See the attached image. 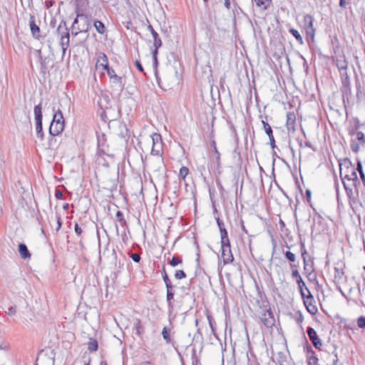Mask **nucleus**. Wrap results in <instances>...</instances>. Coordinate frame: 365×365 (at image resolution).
<instances>
[{
  "label": "nucleus",
  "mask_w": 365,
  "mask_h": 365,
  "mask_svg": "<svg viewBox=\"0 0 365 365\" xmlns=\"http://www.w3.org/2000/svg\"><path fill=\"white\" fill-rule=\"evenodd\" d=\"M143 163L144 166H148L155 175H160L164 170V161L161 155L145 156Z\"/></svg>",
  "instance_id": "1"
},
{
  "label": "nucleus",
  "mask_w": 365,
  "mask_h": 365,
  "mask_svg": "<svg viewBox=\"0 0 365 365\" xmlns=\"http://www.w3.org/2000/svg\"><path fill=\"white\" fill-rule=\"evenodd\" d=\"M348 165L346 167V168L343 169L342 168H340V177L344 180H346L348 181H351L353 185H356V182L358 181L357 175L356 173V170L350 160H347ZM344 187L346 190H348V187L346 183L343 181Z\"/></svg>",
  "instance_id": "2"
},
{
  "label": "nucleus",
  "mask_w": 365,
  "mask_h": 365,
  "mask_svg": "<svg viewBox=\"0 0 365 365\" xmlns=\"http://www.w3.org/2000/svg\"><path fill=\"white\" fill-rule=\"evenodd\" d=\"M91 26L90 18L84 14L77 13V16L72 24L73 30H78L79 32L86 33Z\"/></svg>",
  "instance_id": "3"
},
{
  "label": "nucleus",
  "mask_w": 365,
  "mask_h": 365,
  "mask_svg": "<svg viewBox=\"0 0 365 365\" xmlns=\"http://www.w3.org/2000/svg\"><path fill=\"white\" fill-rule=\"evenodd\" d=\"M57 31L61 34V46L62 48L63 55H65L66 51L69 46L70 37L68 29L66 27V23L61 21L58 26Z\"/></svg>",
  "instance_id": "4"
},
{
  "label": "nucleus",
  "mask_w": 365,
  "mask_h": 365,
  "mask_svg": "<svg viewBox=\"0 0 365 365\" xmlns=\"http://www.w3.org/2000/svg\"><path fill=\"white\" fill-rule=\"evenodd\" d=\"M34 115L36 121V131L37 138L41 140L43 139V132L42 128V104L40 103L34 107Z\"/></svg>",
  "instance_id": "5"
},
{
  "label": "nucleus",
  "mask_w": 365,
  "mask_h": 365,
  "mask_svg": "<svg viewBox=\"0 0 365 365\" xmlns=\"http://www.w3.org/2000/svg\"><path fill=\"white\" fill-rule=\"evenodd\" d=\"M298 284V289L303 299L304 303H309L314 301V297L308 288L305 287V283L302 278L296 281Z\"/></svg>",
  "instance_id": "6"
},
{
  "label": "nucleus",
  "mask_w": 365,
  "mask_h": 365,
  "mask_svg": "<svg viewBox=\"0 0 365 365\" xmlns=\"http://www.w3.org/2000/svg\"><path fill=\"white\" fill-rule=\"evenodd\" d=\"M148 30L150 32V34L153 36V46L155 48L152 53H153V57L154 61L155 63H157V55L158 53V48H160L162 46V41H161L158 34L153 29L152 25L149 24L148 26Z\"/></svg>",
  "instance_id": "7"
},
{
  "label": "nucleus",
  "mask_w": 365,
  "mask_h": 365,
  "mask_svg": "<svg viewBox=\"0 0 365 365\" xmlns=\"http://www.w3.org/2000/svg\"><path fill=\"white\" fill-rule=\"evenodd\" d=\"M314 17L310 14H306L304 16L303 22L307 35L312 39L314 38L316 31L314 27Z\"/></svg>",
  "instance_id": "8"
},
{
  "label": "nucleus",
  "mask_w": 365,
  "mask_h": 365,
  "mask_svg": "<svg viewBox=\"0 0 365 365\" xmlns=\"http://www.w3.org/2000/svg\"><path fill=\"white\" fill-rule=\"evenodd\" d=\"M259 318L262 323L267 328H271L274 325L275 319L270 308L265 309Z\"/></svg>",
  "instance_id": "9"
},
{
  "label": "nucleus",
  "mask_w": 365,
  "mask_h": 365,
  "mask_svg": "<svg viewBox=\"0 0 365 365\" xmlns=\"http://www.w3.org/2000/svg\"><path fill=\"white\" fill-rule=\"evenodd\" d=\"M307 333L313 346L317 349H321V347L322 346V340L319 338L314 329L311 327H307Z\"/></svg>",
  "instance_id": "10"
},
{
  "label": "nucleus",
  "mask_w": 365,
  "mask_h": 365,
  "mask_svg": "<svg viewBox=\"0 0 365 365\" xmlns=\"http://www.w3.org/2000/svg\"><path fill=\"white\" fill-rule=\"evenodd\" d=\"M64 128V124L61 123H56L52 121L49 128V133L51 135L56 136L60 134Z\"/></svg>",
  "instance_id": "11"
},
{
  "label": "nucleus",
  "mask_w": 365,
  "mask_h": 365,
  "mask_svg": "<svg viewBox=\"0 0 365 365\" xmlns=\"http://www.w3.org/2000/svg\"><path fill=\"white\" fill-rule=\"evenodd\" d=\"M29 25L33 37L36 39H39L41 37V31L40 28L35 22V17L34 16H31L30 17Z\"/></svg>",
  "instance_id": "12"
},
{
  "label": "nucleus",
  "mask_w": 365,
  "mask_h": 365,
  "mask_svg": "<svg viewBox=\"0 0 365 365\" xmlns=\"http://www.w3.org/2000/svg\"><path fill=\"white\" fill-rule=\"evenodd\" d=\"M222 250V257L225 264H230L233 262L234 257L231 252L230 247H223Z\"/></svg>",
  "instance_id": "13"
},
{
  "label": "nucleus",
  "mask_w": 365,
  "mask_h": 365,
  "mask_svg": "<svg viewBox=\"0 0 365 365\" xmlns=\"http://www.w3.org/2000/svg\"><path fill=\"white\" fill-rule=\"evenodd\" d=\"M341 83L343 85V87L344 88V91H343V96H344V93L348 94L351 92V83H350V78L348 76L346 72H344L341 73Z\"/></svg>",
  "instance_id": "14"
},
{
  "label": "nucleus",
  "mask_w": 365,
  "mask_h": 365,
  "mask_svg": "<svg viewBox=\"0 0 365 365\" xmlns=\"http://www.w3.org/2000/svg\"><path fill=\"white\" fill-rule=\"evenodd\" d=\"M262 123L264 131L269 137V139L270 141V145L274 149V148H276V145H275V140L274 138L273 133H272V129L268 123L265 122L264 120H262Z\"/></svg>",
  "instance_id": "15"
},
{
  "label": "nucleus",
  "mask_w": 365,
  "mask_h": 365,
  "mask_svg": "<svg viewBox=\"0 0 365 365\" xmlns=\"http://www.w3.org/2000/svg\"><path fill=\"white\" fill-rule=\"evenodd\" d=\"M96 66L102 67L103 70L109 67L108 57L104 53H100L98 54Z\"/></svg>",
  "instance_id": "16"
},
{
  "label": "nucleus",
  "mask_w": 365,
  "mask_h": 365,
  "mask_svg": "<svg viewBox=\"0 0 365 365\" xmlns=\"http://www.w3.org/2000/svg\"><path fill=\"white\" fill-rule=\"evenodd\" d=\"M296 117L294 113H288L287 115V128L288 131H294Z\"/></svg>",
  "instance_id": "17"
},
{
  "label": "nucleus",
  "mask_w": 365,
  "mask_h": 365,
  "mask_svg": "<svg viewBox=\"0 0 365 365\" xmlns=\"http://www.w3.org/2000/svg\"><path fill=\"white\" fill-rule=\"evenodd\" d=\"M18 251L22 259H26L31 258V253L29 252L27 246L25 244L20 243L19 245Z\"/></svg>",
  "instance_id": "18"
},
{
  "label": "nucleus",
  "mask_w": 365,
  "mask_h": 365,
  "mask_svg": "<svg viewBox=\"0 0 365 365\" xmlns=\"http://www.w3.org/2000/svg\"><path fill=\"white\" fill-rule=\"evenodd\" d=\"M342 267V264L341 262H338L336 266L334 267V278L336 282H339L344 275Z\"/></svg>",
  "instance_id": "19"
},
{
  "label": "nucleus",
  "mask_w": 365,
  "mask_h": 365,
  "mask_svg": "<svg viewBox=\"0 0 365 365\" xmlns=\"http://www.w3.org/2000/svg\"><path fill=\"white\" fill-rule=\"evenodd\" d=\"M163 155V143H158L157 145H153L150 155L158 156Z\"/></svg>",
  "instance_id": "20"
},
{
  "label": "nucleus",
  "mask_w": 365,
  "mask_h": 365,
  "mask_svg": "<svg viewBox=\"0 0 365 365\" xmlns=\"http://www.w3.org/2000/svg\"><path fill=\"white\" fill-rule=\"evenodd\" d=\"M167 288V302H168V307L170 309H173V304L172 303V300L173 299V297H174V291H173V286L172 287H166Z\"/></svg>",
  "instance_id": "21"
},
{
  "label": "nucleus",
  "mask_w": 365,
  "mask_h": 365,
  "mask_svg": "<svg viewBox=\"0 0 365 365\" xmlns=\"http://www.w3.org/2000/svg\"><path fill=\"white\" fill-rule=\"evenodd\" d=\"M133 329L135 330V334L138 336H141L144 333V327L140 319L135 320Z\"/></svg>",
  "instance_id": "22"
},
{
  "label": "nucleus",
  "mask_w": 365,
  "mask_h": 365,
  "mask_svg": "<svg viewBox=\"0 0 365 365\" xmlns=\"http://www.w3.org/2000/svg\"><path fill=\"white\" fill-rule=\"evenodd\" d=\"M98 344L96 339L91 338L88 343V349L90 351H96L98 350Z\"/></svg>",
  "instance_id": "23"
},
{
  "label": "nucleus",
  "mask_w": 365,
  "mask_h": 365,
  "mask_svg": "<svg viewBox=\"0 0 365 365\" xmlns=\"http://www.w3.org/2000/svg\"><path fill=\"white\" fill-rule=\"evenodd\" d=\"M170 331H171V329L168 327H164L162 331V336L168 344H169L172 341V339L170 337Z\"/></svg>",
  "instance_id": "24"
},
{
  "label": "nucleus",
  "mask_w": 365,
  "mask_h": 365,
  "mask_svg": "<svg viewBox=\"0 0 365 365\" xmlns=\"http://www.w3.org/2000/svg\"><path fill=\"white\" fill-rule=\"evenodd\" d=\"M289 33L293 36H294V38H296V40L298 41V43L299 44L302 45L304 43L303 38H302V36L300 35L299 32L297 29L292 28L289 29Z\"/></svg>",
  "instance_id": "25"
},
{
  "label": "nucleus",
  "mask_w": 365,
  "mask_h": 365,
  "mask_svg": "<svg viewBox=\"0 0 365 365\" xmlns=\"http://www.w3.org/2000/svg\"><path fill=\"white\" fill-rule=\"evenodd\" d=\"M94 26L96 29V31L101 34H103L106 31V26L101 21H94Z\"/></svg>",
  "instance_id": "26"
},
{
  "label": "nucleus",
  "mask_w": 365,
  "mask_h": 365,
  "mask_svg": "<svg viewBox=\"0 0 365 365\" xmlns=\"http://www.w3.org/2000/svg\"><path fill=\"white\" fill-rule=\"evenodd\" d=\"M52 121L56 123H61L64 124L63 116L61 110H58L55 113Z\"/></svg>",
  "instance_id": "27"
},
{
  "label": "nucleus",
  "mask_w": 365,
  "mask_h": 365,
  "mask_svg": "<svg viewBox=\"0 0 365 365\" xmlns=\"http://www.w3.org/2000/svg\"><path fill=\"white\" fill-rule=\"evenodd\" d=\"M257 6L262 7L263 9H267L271 0H254Z\"/></svg>",
  "instance_id": "28"
},
{
  "label": "nucleus",
  "mask_w": 365,
  "mask_h": 365,
  "mask_svg": "<svg viewBox=\"0 0 365 365\" xmlns=\"http://www.w3.org/2000/svg\"><path fill=\"white\" fill-rule=\"evenodd\" d=\"M150 138H151V140H152V143H153V145H157L158 143L160 144V143H162V138H161V135L158 133H153V135H150Z\"/></svg>",
  "instance_id": "29"
},
{
  "label": "nucleus",
  "mask_w": 365,
  "mask_h": 365,
  "mask_svg": "<svg viewBox=\"0 0 365 365\" xmlns=\"http://www.w3.org/2000/svg\"><path fill=\"white\" fill-rule=\"evenodd\" d=\"M356 170L359 173L360 178L363 182L365 184V175L363 172L362 164L360 160L357 162Z\"/></svg>",
  "instance_id": "30"
},
{
  "label": "nucleus",
  "mask_w": 365,
  "mask_h": 365,
  "mask_svg": "<svg viewBox=\"0 0 365 365\" xmlns=\"http://www.w3.org/2000/svg\"><path fill=\"white\" fill-rule=\"evenodd\" d=\"M307 364L308 365H319L318 358L315 355L308 356Z\"/></svg>",
  "instance_id": "31"
},
{
  "label": "nucleus",
  "mask_w": 365,
  "mask_h": 365,
  "mask_svg": "<svg viewBox=\"0 0 365 365\" xmlns=\"http://www.w3.org/2000/svg\"><path fill=\"white\" fill-rule=\"evenodd\" d=\"M188 173H189V169L187 167H185V166H182L180 169L179 178L182 179V180H185V178L188 175Z\"/></svg>",
  "instance_id": "32"
},
{
  "label": "nucleus",
  "mask_w": 365,
  "mask_h": 365,
  "mask_svg": "<svg viewBox=\"0 0 365 365\" xmlns=\"http://www.w3.org/2000/svg\"><path fill=\"white\" fill-rule=\"evenodd\" d=\"M211 147L213 148V150L216 155L217 163V165H220V153L217 150V148L216 146V143L215 140L211 141Z\"/></svg>",
  "instance_id": "33"
},
{
  "label": "nucleus",
  "mask_w": 365,
  "mask_h": 365,
  "mask_svg": "<svg viewBox=\"0 0 365 365\" xmlns=\"http://www.w3.org/2000/svg\"><path fill=\"white\" fill-rule=\"evenodd\" d=\"M312 303H313V302H311V304H309V303H307V304L304 303V304L306 306L307 311L310 314H314L317 312V309L316 306H314Z\"/></svg>",
  "instance_id": "34"
},
{
  "label": "nucleus",
  "mask_w": 365,
  "mask_h": 365,
  "mask_svg": "<svg viewBox=\"0 0 365 365\" xmlns=\"http://www.w3.org/2000/svg\"><path fill=\"white\" fill-rule=\"evenodd\" d=\"M337 66L339 68V70L340 71V73L346 72L347 69V63L345 61H339L337 63Z\"/></svg>",
  "instance_id": "35"
},
{
  "label": "nucleus",
  "mask_w": 365,
  "mask_h": 365,
  "mask_svg": "<svg viewBox=\"0 0 365 365\" xmlns=\"http://www.w3.org/2000/svg\"><path fill=\"white\" fill-rule=\"evenodd\" d=\"M163 274V281L165 284V287H172L173 284L171 283V281L170 279H169L168 276V274L166 273L165 270L164 269L163 270V272L162 273Z\"/></svg>",
  "instance_id": "36"
},
{
  "label": "nucleus",
  "mask_w": 365,
  "mask_h": 365,
  "mask_svg": "<svg viewBox=\"0 0 365 365\" xmlns=\"http://www.w3.org/2000/svg\"><path fill=\"white\" fill-rule=\"evenodd\" d=\"M285 257L290 262H294L296 260L295 255L290 251L284 252Z\"/></svg>",
  "instance_id": "37"
},
{
  "label": "nucleus",
  "mask_w": 365,
  "mask_h": 365,
  "mask_svg": "<svg viewBox=\"0 0 365 365\" xmlns=\"http://www.w3.org/2000/svg\"><path fill=\"white\" fill-rule=\"evenodd\" d=\"M182 263V259H180L179 257H175L174 256L172 259L170 260V264L172 266V267H175L177 266L178 264H181Z\"/></svg>",
  "instance_id": "38"
},
{
  "label": "nucleus",
  "mask_w": 365,
  "mask_h": 365,
  "mask_svg": "<svg viewBox=\"0 0 365 365\" xmlns=\"http://www.w3.org/2000/svg\"><path fill=\"white\" fill-rule=\"evenodd\" d=\"M175 277L177 279H181L186 277V274L183 270H177L175 273Z\"/></svg>",
  "instance_id": "39"
},
{
  "label": "nucleus",
  "mask_w": 365,
  "mask_h": 365,
  "mask_svg": "<svg viewBox=\"0 0 365 365\" xmlns=\"http://www.w3.org/2000/svg\"><path fill=\"white\" fill-rule=\"evenodd\" d=\"M357 325L359 328L365 329V317L361 316L358 318Z\"/></svg>",
  "instance_id": "40"
},
{
  "label": "nucleus",
  "mask_w": 365,
  "mask_h": 365,
  "mask_svg": "<svg viewBox=\"0 0 365 365\" xmlns=\"http://www.w3.org/2000/svg\"><path fill=\"white\" fill-rule=\"evenodd\" d=\"M230 247V242L229 237L221 238V248Z\"/></svg>",
  "instance_id": "41"
},
{
  "label": "nucleus",
  "mask_w": 365,
  "mask_h": 365,
  "mask_svg": "<svg viewBox=\"0 0 365 365\" xmlns=\"http://www.w3.org/2000/svg\"><path fill=\"white\" fill-rule=\"evenodd\" d=\"M356 138L362 144H365V135L363 132L359 131L356 133Z\"/></svg>",
  "instance_id": "42"
},
{
  "label": "nucleus",
  "mask_w": 365,
  "mask_h": 365,
  "mask_svg": "<svg viewBox=\"0 0 365 365\" xmlns=\"http://www.w3.org/2000/svg\"><path fill=\"white\" fill-rule=\"evenodd\" d=\"M351 148L354 153H357L360 150V145L358 143L352 142L351 143Z\"/></svg>",
  "instance_id": "43"
},
{
  "label": "nucleus",
  "mask_w": 365,
  "mask_h": 365,
  "mask_svg": "<svg viewBox=\"0 0 365 365\" xmlns=\"http://www.w3.org/2000/svg\"><path fill=\"white\" fill-rule=\"evenodd\" d=\"M74 230L76 235L81 239V234L83 232V230L77 223H76L75 225Z\"/></svg>",
  "instance_id": "44"
},
{
  "label": "nucleus",
  "mask_w": 365,
  "mask_h": 365,
  "mask_svg": "<svg viewBox=\"0 0 365 365\" xmlns=\"http://www.w3.org/2000/svg\"><path fill=\"white\" fill-rule=\"evenodd\" d=\"M306 353L307 359H308V356L314 355L315 354L314 351L312 349V346L308 343L307 344Z\"/></svg>",
  "instance_id": "45"
},
{
  "label": "nucleus",
  "mask_w": 365,
  "mask_h": 365,
  "mask_svg": "<svg viewBox=\"0 0 365 365\" xmlns=\"http://www.w3.org/2000/svg\"><path fill=\"white\" fill-rule=\"evenodd\" d=\"M306 353L307 359H308V356L314 355L315 354L314 351L312 349V346L308 343L307 344Z\"/></svg>",
  "instance_id": "46"
},
{
  "label": "nucleus",
  "mask_w": 365,
  "mask_h": 365,
  "mask_svg": "<svg viewBox=\"0 0 365 365\" xmlns=\"http://www.w3.org/2000/svg\"><path fill=\"white\" fill-rule=\"evenodd\" d=\"M113 80V83L115 84L120 85L122 83V78L115 74L113 77L110 78Z\"/></svg>",
  "instance_id": "47"
},
{
  "label": "nucleus",
  "mask_w": 365,
  "mask_h": 365,
  "mask_svg": "<svg viewBox=\"0 0 365 365\" xmlns=\"http://www.w3.org/2000/svg\"><path fill=\"white\" fill-rule=\"evenodd\" d=\"M215 220H216L217 224V225H218V227H219L220 232V231H222L223 229H225V224H224V222H222V220H221L220 219V217H217L215 218Z\"/></svg>",
  "instance_id": "48"
},
{
  "label": "nucleus",
  "mask_w": 365,
  "mask_h": 365,
  "mask_svg": "<svg viewBox=\"0 0 365 365\" xmlns=\"http://www.w3.org/2000/svg\"><path fill=\"white\" fill-rule=\"evenodd\" d=\"M130 257L135 262H139L140 261V256L138 253H131Z\"/></svg>",
  "instance_id": "49"
},
{
  "label": "nucleus",
  "mask_w": 365,
  "mask_h": 365,
  "mask_svg": "<svg viewBox=\"0 0 365 365\" xmlns=\"http://www.w3.org/2000/svg\"><path fill=\"white\" fill-rule=\"evenodd\" d=\"M16 313V306H12L8 309L6 314L9 316L14 315Z\"/></svg>",
  "instance_id": "50"
},
{
  "label": "nucleus",
  "mask_w": 365,
  "mask_h": 365,
  "mask_svg": "<svg viewBox=\"0 0 365 365\" xmlns=\"http://www.w3.org/2000/svg\"><path fill=\"white\" fill-rule=\"evenodd\" d=\"M292 276L293 278L296 279V281L302 278L297 269L292 270Z\"/></svg>",
  "instance_id": "51"
},
{
  "label": "nucleus",
  "mask_w": 365,
  "mask_h": 365,
  "mask_svg": "<svg viewBox=\"0 0 365 365\" xmlns=\"http://www.w3.org/2000/svg\"><path fill=\"white\" fill-rule=\"evenodd\" d=\"M56 220H57V225H58V226H57V227L56 229V231L58 232L61 230V227H62V221H61V217L59 215H56Z\"/></svg>",
  "instance_id": "52"
},
{
  "label": "nucleus",
  "mask_w": 365,
  "mask_h": 365,
  "mask_svg": "<svg viewBox=\"0 0 365 365\" xmlns=\"http://www.w3.org/2000/svg\"><path fill=\"white\" fill-rule=\"evenodd\" d=\"M98 150L103 153H105L106 150L104 148V143H101V138L99 137L98 138Z\"/></svg>",
  "instance_id": "53"
},
{
  "label": "nucleus",
  "mask_w": 365,
  "mask_h": 365,
  "mask_svg": "<svg viewBox=\"0 0 365 365\" xmlns=\"http://www.w3.org/2000/svg\"><path fill=\"white\" fill-rule=\"evenodd\" d=\"M55 196L58 200H62L63 198V192L59 190H56Z\"/></svg>",
  "instance_id": "54"
},
{
  "label": "nucleus",
  "mask_w": 365,
  "mask_h": 365,
  "mask_svg": "<svg viewBox=\"0 0 365 365\" xmlns=\"http://www.w3.org/2000/svg\"><path fill=\"white\" fill-rule=\"evenodd\" d=\"M106 71H107V73L110 78L113 77V76L115 74V71L110 66L108 68H106Z\"/></svg>",
  "instance_id": "55"
},
{
  "label": "nucleus",
  "mask_w": 365,
  "mask_h": 365,
  "mask_svg": "<svg viewBox=\"0 0 365 365\" xmlns=\"http://www.w3.org/2000/svg\"><path fill=\"white\" fill-rule=\"evenodd\" d=\"M198 171L200 173L201 175L203 176L204 179H205V177L204 176V173L206 171V168L204 165L198 167L197 168Z\"/></svg>",
  "instance_id": "56"
},
{
  "label": "nucleus",
  "mask_w": 365,
  "mask_h": 365,
  "mask_svg": "<svg viewBox=\"0 0 365 365\" xmlns=\"http://www.w3.org/2000/svg\"><path fill=\"white\" fill-rule=\"evenodd\" d=\"M220 232V237L221 238H226V237H228V233H227V231L226 229H223L222 231Z\"/></svg>",
  "instance_id": "57"
},
{
  "label": "nucleus",
  "mask_w": 365,
  "mask_h": 365,
  "mask_svg": "<svg viewBox=\"0 0 365 365\" xmlns=\"http://www.w3.org/2000/svg\"><path fill=\"white\" fill-rule=\"evenodd\" d=\"M135 64V66L137 67V68L138 69V71H143V66L139 61H136Z\"/></svg>",
  "instance_id": "58"
},
{
  "label": "nucleus",
  "mask_w": 365,
  "mask_h": 365,
  "mask_svg": "<svg viewBox=\"0 0 365 365\" xmlns=\"http://www.w3.org/2000/svg\"><path fill=\"white\" fill-rule=\"evenodd\" d=\"M303 320H304V317H303L302 314L299 312V316L296 318V322L297 324H300L303 322Z\"/></svg>",
  "instance_id": "59"
},
{
  "label": "nucleus",
  "mask_w": 365,
  "mask_h": 365,
  "mask_svg": "<svg viewBox=\"0 0 365 365\" xmlns=\"http://www.w3.org/2000/svg\"><path fill=\"white\" fill-rule=\"evenodd\" d=\"M207 320L209 322L210 327L212 329V330L213 331L214 328H213V324H212V317L210 315H207Z\"/></svg>",
  "instance_id": "60"
},
{
  "label": "nucleus",
  "mask_w": 365,
  "mask_h": 365,
  "mask_svg": "<svg viewBox=\"0 0 365 365\" xmlns=\"http://www.w3.org/2000/svg\"><path fill=\"white\" fill-rule=\"evenodd\" d=\"M304 146L312 148L314 151L316 150V148L312 145V144L309 141H306L304 143Z\"/></svg>",
  "instance_id": "61"
},
{
  "label": "nucleus",
  "mask_w": 365,
  "mask_h": 365,
  "mask_svg": "<svg viewBox=\"0 0 365 365\" xmlns=\"http://www.w3.org/2000/svg\"><path fill=\"white\" fill-rule=\"evenodd\" d=\"M311 196H312V192L310 191V190L307 189L306 190V197H307V201L309 202L310 200H311Z\"/></svg>",
  "instance_id": "62"
},
{
  "label": "nucleus",
  "mask_w": 365,
  "mask_h": 365,
  "mask_svg": "<svg viewBox=\"0 0 365 365\" xmlns=\"http://www.w3.org/2000/svg\"><path fill=\"white\" fill-rule=\"evenodd\" d=\"M116 217L118 220H120L121 218H123L124 217L123 212L120 210H118L116 212Z\"/></svg>",
  "instance_id": "63"
},
{
  "label": "nucleus",
  "mask_w": 365,
  "mask_h": 365,
  "mask_svg": "<svg viewBox=\"0 0 365 365\" xmlns=\"http://www.w3.org/2000/svg\"><path fill=\"white\" fill-rule=\"evenodd\" d=\"M337 362H338V357H337V355L335 354L334 358L332 359V365H337Z\"/></svg>",
  "instance_id": "64"
}]
</instances>
